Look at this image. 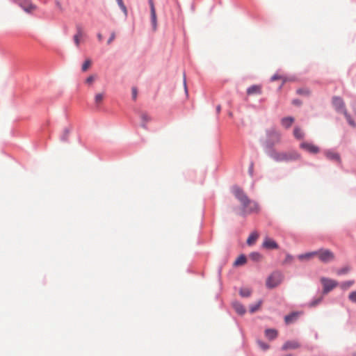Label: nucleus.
<instances>
[{
	"label": "nucleus",
	"mask_w": 356,
	"mask_h": 356,
	"mask_svg": "<svg viewBox=\"0 0 356 356\" xmlns=\"http://www.w3.org/2000/svg\"><path fill=\"white\" fill-rule=\"evenodd\" d=\"M349 300L353 302H356V291H353L349 294Z\"/></svg>",
	"instance_id": "nucleus-34"
},
{
	"label": "nucleus",
	"mask_w": 356,
	"mask_h": 356,
	"mask_svg": "<svg viewBox=\"0 0 356 356\" xmlns=\"http://www.w3.org/2000/svg\"><path fill=\"white\" fill-rule=\"evenodd\" d=\"M258 344H259V347H260L261 349H263V350H267V349L269 348V346H268V344H266V343H264V342L260 341H258Z\"/></svg>",
	"instance_id": "nucleus-36"
},
{
	"label": "nucleus",
	"mask_w": 356,
	"mask_h": 356,
	"mask_svg": "<svg viewBox=\"0 0 356 356\" xmlns=\"http://www.w3.org/2000/svg\"><path fill=\"white\" fill-rule=\"evenodd\" d=\"M350 270V268L346 266L337 271L338 275L346 274Z\"/></svg>",
	"instance_id": "nucleus-33"
},
{
	"label": "nucleus",
	"mask_w": 356,
	"mask_h": 356,
	"mask_svg": "<svg viewBox=\"0 0 356 356\" xmlns=\"http://www.w3.org/2000/svg\"><path fill=\"white\" fill-rule=\"evenodd\" d=\"M184 85L185 92L187 94L188 93V90H187L186 82V79H185L184 80Z\"/></svg>",
	"instance_id": "nucleus-44"
},
{
	"label": "nucleus",
	"mask_w": 356,
	"mask_h": 356,
	"mask_svg": "<svg viewBox=\"0 0 356 356\" xmlns=\"http://www.w3.org/2000/svg\"><path fill=\"white\" fill-rule=\"evenodd\" d=\"M246 257L244 255L239 256L234 261V266H241L246 263Z\"/></svg>",
	"instance_id": "nucleus-24"
},
{
	"label": "nucleus",
	"mask_w": 356,
	"mask_h": 356,
	"mask_svg": "<svg viewBox=\"0 0 356 356\" xmlns=\"http://www.w3.org/2000/svg\"><path fill=\"white\" fill-rule=\"evenodd\" d=\"M314 256H316V251L300 254V255H298V258L300 261H302L305 259L309 260V259H312Z\"/></svg>",
	"instance_id": "nucleus-21"
},
{
	"label": "nucleus",
	"mask_w": 356,
	"mask_h": 356,
	"mask_svg": "<svg viewBox=\"0 0 356 356\" xmlns=\"http://www.w3.org/2000/svg\"><path fill=\"white\" fill-rule=\"evenodd\" d=\"M324 154L327 159L334 161L339 164L341 163V159L339 153L332 150H326Z\"/></svg>",
	"instance_id": "nucleus-9"
},
{
	"label": "nucleus",
	"mask_w": 356,
	"mask_h": 356,
	"mask_svg": "<svg viewBox=\"0 0 356 356\" xmlns=\"http://www.w3.org/2000/svg\"><path fill=\"white\" fill-rule=\"evenodd\" d=\"M140 118L141 120V127L144 129H147V123L151 121L150 115L146 112H140Z\"/></svg>",
	"instance_id": "nucleus-15"
},
{
	"label": "nucleus",
	"mask_w": 356,
	"mask_h": 356,
	"mask_svg": "<svg viewBox=\"0 0 356 356\" xmlns=\"http://www.w3.org/2000/svg\"><path fill=\"white\" fill-rule=\"evenodd\" d=\"M250 258L255 261H259L261 259V255L258 252H252L250 254Z\"/></svg>",
	"instance_id": "nucleus-29"
},
{
	"label": "nucleus",
	"mask_w": 356,
	"mask_h": 356,
	"mask_svg": "<svg viewBox=\"0 0 356 356\" xmlns=\"http://www.w3.org/2000/svg\"><path fill=\"white\" fill-rule=\"evenodd\" d=\"M83 36V31L81 26H76V33L74 35V41L76 47L80 44V40Z\"/></svg>",
	"instance_id": "nucleus-16"
},
{
	"label": "nucleus",
	"mask_w": 356,
	"mask_h": 356,
	"mask_svg": "<svg viewBox=\"0 0 356 356\" xmlns=\"http://www.w3.org/2000/svg\"><path fill=\"white\" fill-rule=\"evenodd\" d=\"M137 97V89L136 88H132V98L135 100Z\"/></svg>",
	"instance_id": "nucleus-40"
},
{
	"label": "nucleus",
	"mask_w": 356,
	"mask_h": 356,
	"mask_svg": "<svg viewBox=\"0 0 356 356\" xmlns=\"http://www.w3.org/2000/svg\"><path fill=\"white\" fill-rule=\"evenodd\" d=\"M150 6V14H151V22L153 27V30L156 31L157 27V19L156 15V10L152 0H149Z\"/></svg>",
	"instance_id": "nucleus-10"
},
{
	"label": "nucleus",
	"mask_w": 356,
	"mask_h": 356,
	"mask_svg": "<svg viewBox=\"0 0 356 356\" xmlns=\"http://www.w3.org/2000/svg\"><path fill=\"white\" fill-rule=\"evenodd\" d=\"M294 122V118L292 117H286L282 119L281 124L286 129L289 128L293 122Z\"/></svg>",
	"instance_id": "nucleus-17"
},
{
	"label": "nucleus",
	"mask_w": 356,
	"mask_h": 356,
	"mask_svg": "<svg viewBox=\"0 0 356 356\" xmlns=\"http://www.w3.org/2000/svg\"><path fill=\"white\" fill-rule=\"evenodd\" d=\"M283 79V78L281 76H280L278 74H275L271 77V81H276L278 79Z\"/></svg>",
	"instance_id": "nucleus-41"
},
{
	"label": "nucleus",
	"mask_w": 356,
	"mask_h": 356,
	"mask_svg": "<svg viewBox=\"0 0 356 356\" xmlns=\"http://www.w3.org/2000/svg\"><path fill=\"white\" fill-rule=\"evenodd\" d=\"M261 305V301L259 300L257 304H255L254 305L250 306V309H250V313H254L256 311H257L260 308Z\"/></svg>",
	"instance_id": "nucleus-30"
},
{
	"label": "nucleus",
	"mask_w": 356,
	"mask_h": 356,
	"mask_svg": "<svg viewBox=\"0 0 356 356\" xmlns=\"http://www.w3.org/2000/svg\"><path fill=\"white\" fill-rule=\"evenodd\" d=\"M118 5L122 8V10L124 11V13H127V8L125 6L123 3L122 0H117Z\"/></svg>",
	"instance_id": "nucleus-37"
},
{
	"label": "nucleus",
	"mask_w": 356,
	"mask_h": 356,
	"mask_svg": "<svg viewBox=\"0 0 356 356\" xmlns=\"http://www.w3.org/2000/svg\"><path fill=\"white\" fill-rule=\"evenodd\" d=\"M321 282L323 285V293L324 294L328 293L339 285V283L336 280L327 277H321Z\"/></svg>",
	"instance_id": "nucleus-5"
},
{
	"label": "nucleus",
	"mask_w": 356,
	"mask_h": 356,
	"mask_svg": "<svg viewBox=\"0 0 356 356\" xmlns=\"http://www.w3.org/2000/svg\"><path fill=\"white\" fill-rule=\"evenodd\" d=\"M263 247L266 249H277L278 245L277 243L273 241V239L270 238H265L264 243H263Z\"/></svg>",
	"instance_id": "nucleus-13"
},
{
	"label": "nucleus",
	"mask_w": 356,
	"mask_h": 356,
	"mask_svg": "<svg viewBox=\"0 0 356 356\" xmlns=\"http://www.w3.org/2000/svg\"><path fill=\"white\" fill-rule=\"evenodd\" d=\"M97 36L99 41L101 42L103 39V36H102V33H97Z\"/></svg>",
	"instance_id": "nucleus-43"
},
{
	"label": "nucleus",
	"mask_w": 356,
	"mask_h": 356,
	"mask_svg": "<svg viewBox=\"0 0 356 356\" xmlns=\"http://www.w3.org/2000/svg\"><path fill=\"white\" fill-rule=\"evenodd\" d=\"M300 347V343L297 341H288L282 346V350L297 349Z\"/></svg>",
	"instance_id": "nucleus-14"
},
{
	"label": "nucleus",
	"mask_w": 356,
	"mask_h": 356,
	"mask_svg": "<svg viewBox=\"0 0 356 356\" xmlns=\"http://www.w3.org/2000/svg\"><path fill=\"white\" fill-rule=\"evenodd\" d=\"M346 118V120H348V123L353 126V127H355V122L353 121V120L351 119L350 116L347 113V112H344L343 113Z\"/></svg>",
	"instance_id": "nucleus-32"
},
{
	"label": "nucleus",
	"mask_w": 356,
	"mask_h": 356,
	"mask_svg": "<svg viewBox=\"0 0 356 356\" xmlns=\"http://www.w3.org/2000/svg\"><path fill=\"white\" fill-rule=\"evenodd\" d=\"M220 106H218L217 107V111H218V112H220Z\"/></svg>",
	"instance_id": "nucleus-47"
},
{
	"label": "nucleus",
	"mask_w": 356,
	"mask_h": 356,
	"mask_svg": "<svg viewBox=\"0 0 356 356\" xmlns=\"http://www.w3.org/2000/svg\"><path fill=\"white\" fill-rule=\"evenodd\" d=\"M268 144L269 146H273L280 142L281 134L275 129H270L267 131Z\"/></svg>",
	"instance_id": "nucleus-6"
},
{
	"label": "nucleus",
	"mask_w": 356,
	"mask_h": 356,
	"mask_svg": "<svg viewBox=\"0 0 356 356\" xmlns=\"http://www.w3.org/2000/svg\"><path fill=\"white\" fill-rule=\"evenodd\" d=\"M19 6L27 13H31L35 9V6H33L30 0H16Z\"/></svg>",
	"instance_id": "nucleus-11"
},
{
	"label": "nucleus",
	"mask_w": 356,
	"mask_h": 356,
	"mask_svg": "<svg viewBox=\"0 0 356 356\" xmlns=\"http://www.w3.org/2000/svg\"><path fill=\"white\" fill-rule=\"evenodd\" d=\"M297 92L300 95H308L309 92L307 90L299 89L297 90Z\"/></svg>",
	"instance_id": "nucleus-39"
},
{
	"label": "nucleus",
	"mask_w": 356,
	"mask_h": 356,
	"mask_svg": "<svg viewBox=\"0 0 356 356\" xmlns=\"http://www.w3.org/2000/svg\"><path fill=\"white\" fill-rule=\"evenodd\" d=\"M353 284H354V281H353V280L344 282H342L341 284H340V287L342 289L346 290V289L350 288V286H352Z\"/></svg>",
	"instance_id": "nucleus-27"
},
{
	"label": "nucleus",
	"mask_w": 356,
	"mask_h": 356,
	"mask_svg": "<svg viewBox=\"0 0 356 356\" xmlns=\"http://www.w3.org/2000/svg\"><path fill=\"white\" fill-rule=\"evenodd\" d=\"M293 104H295V105H300V102L299 100L295 99V100L293 101Z\"/></svg>",
	"instance_id": "nucleus-45"
},
{
	"label": "nucleus",
	"mask_w": 356,
	"mask_h": 356,
	"mask_svg": "<svg viewBox=\"0 0 356 356\" xmlns=\"http://www.w3.org/2000/svg\"><path fill=\"white\" fill-rule=\"evenodd\" d=\"M270 156L277 162H289L298 161L301 159L300 154L296 151L273 152Z\"/></svg>",
	"instance_id": "nucleus-2"
},
{
	"label": "nucleus",
	"mask_w": 356,
	"mask_h": 356,
	"mask_svg": "<svg viewBox=\"0 0 356 356\" xmlns=\"http://www.w3.org/2000/svg\"><path fill=\"white\" fill-rule=\"evenodd\" d=\"M92 65V60L90 58L86 59L82 65L81 70L83 72L87 71Z\"/></svg>",
	"instance_id": "nucleus-25"
},
{
	"label": "nucleus",
	"mask_w": 356,
	"mask_h": 356,
	"mask_svg": "<svg viewBox=\"0 0 356 356\" xmlns=\"http://www.w3.org/2000/svg\"><path fill=\"white\" fill-rule=\"evenodd\" d=\"M265 335L268 339H269L270 340H272L277 337V330H273V329H267L265 331Z\"/></svg>",
	"instance_id": "nucleus-20"
},
{
	"label": "nucleus",
	"mask_w": 356,
	"mask_h": 356,
	"mask_svg": "<svg viewBox=\"0 0 356 356\" xmlns=\"http://www.w3.org/2000/svg\"><path fill=\"white\" fill-rule=\"evenodd\" d=\"M252 291L248 288L241 289L239 293L242 297H248L251 295Z\"/></svg>",
	"instance_id": "nucleus-26"
},
{
	"label": "nucleus",
	"mask_w": 356,
	"mask_h": 356,
	"mask_svg": "<svg viewBox=\"0 0 356 356\" xmlns=\"http://www.w3.org/2000/svg\"><path fill=\"white\" fill-rule=\"evenodd\" d=\"M316 256H317L318 259L323 263L331 262L335 258L334 254L328 249H321L316 251Z\"/></svg>",
	"instance_id": "nucleus-4"
},
{
	"label": "nucleus",
	"mask_w": 356,
	"mask_h": 356,
	"mask_svg": "<svg viewBox=\"0 0 356 356\" xmlns=\"http://www.w3.org/2000/svg\"><path fill=\"white\" fill-rule=\"evenodd\" d=\"M323 300V296H321L318 298H316L314 299V300H312L309 304V306L312 307H315L317 305H318Z\"/></svg>",
	"instance_id": "nucleus-31"
},
{
	"label": "nucleus",
	"mask_w": 356,
	"mask_h": 356,
	"mask_svg": "<svg viewBox=\"0 0 356 356\" xmlns=\"http://www.w3.org/2000/svg\"><path fill=\"white\" fill-rule=\"evenodd\" d=\"M96 79V76L95 75H90V76H88L86 80V83H89V84H92L93 83V81L95 80Z\"/></svg>",
	"instance_id": "nucleus-35"
},
{
	"label": "nucleus",
	"mask_w": 356,
	"mask_h": 356,
	"mask_svg": "<svg viewBox=\"0 0 356 356\" xmlns=\"http://www.w3.org/2000/svg\"><path fill=\"white\" fill-rule=\"evenodd\" d=\"M300 147L311 154H315L319 152V148L312 143L304 142L300 145Z\"/></svg>",
	"instance_id": "nucleus-8"
},
{
	"label": "nucleus",
	"mask_w": 356,
	"mask_h": 356,
	"mask_svg": "<svg viewBox=\"0 0 356 356\" xmlns=\"http://www.w3.org/2000/svg\"><path fill=\"white\" fill-rule=\"evenodd\" d=\"M332 104L337 111L341 112L343 113H344V112H346L344 102L341 97H334L332 99Z\"/></svg>",
	"instance_id": "nucleus-7"
},
{
	"label": "nucleus",
	"mask_w": 356,
	"mask_h": 356,
	"mask_svg": "<svg viewBox=\"0 0 356 356\" xmlns=\"http://www.w3.org/2000/svg\"><path fill=\"white\" fill-rule=\"evenodd\" d=\"M233 307L235 309V311L241 315H243L245 313V307L239 302H233Z\"/></svg>",
	"instance_id": "nucleus-18"
},
{
	"label": "nucleus",
	"mask_w": 356,
	"mask_h": 356,
	"mask_svg": "<svg viewBox=\"0 0 356 356\" xmlns=\"http://www.w3.org/2000/svg\"><path fill=\"white\" fill-rule=\"evenodd\" d=\"M283 280V275L280 272H273L266 280V286L273 289L278 286Z\"/></svg>",
	"instance_id": "nucleus-3"
},
{
	"label": "nucleus",
	"mask_w": 356,
	"mask_h": 356,
	"mask_svg": "<svg viewBox=\"0 0 356 356\" xmlns=\"http://www.w3.org/2000/svg\"><path fill=\"white\" fill-rule=\"evenodd\" d=\"M67 136H68V131L66 130L65 131V134H64L63 136L62 137V140H65V141L67 140Z\"/></svg>",
	"instance_id": "nucleus-42"
},
{
	"label": "nucleus",
	"mask_w": 356,
	"mask_h": 356,
	"mask_svg": "<svg viewBox=\"0 0 356 356\" xmlns=\"http://www.w3.org/2000/svg\"><path fill=\"white\" fill-rule=\"evenodd\" d=\"M104 93H97L95 96V102L97 104H99L102 102L104 99Z\"/></svg>",
	"instance_id": "nucleus-28"
},
{
	"label": "nucleus",
	"mask_w": 356,
	"mask_h": 356,
	"mask_svg": "<svg viewBox=\"0 0 356 356\" xmlns=\"http://www.w3.org/2000/svg\"><path fill=\"white\" fill-rule=\"evenodd\" d=\"M259 237V234L257 232H252L247 239V243L249 245H253Z\"/></svg>",
	"instance_id": "nucleus-22"
},
{
	"label": "nucleus",
	"mask_w": 356,
	"mask_h": 356,
	"mask_svg": "<svg viewBox=\"0 0 356 356\" xmlns=\"http://www.w3.org/2000/svg\"><path fill=\"white\" fill-rule=\"evenodd\" d=\"M232 192L241 204V215L245 216L247 214L259 212V204L256 202L250 200L240 187L236 186H234L232 188Z\"/></svg>",
	"instance_id": "nucleus-1"
},
{
	"label": "nucleus",
	"mask_w": 356,
	"mask_h": 356,
	"mask_svg": "<svg viewBox=\"0 0 356 356\" xmlns=\"http://www.w3.org/2000/svg\"><path fill=\"white\" fill-rule=\"evenodd\" d=\"M293 135L298 139H302L304 137V133L299 127H295Z\"/></svg>",
	"instance_id": "nucleus-23"
},
{
	"label": "nucleus",
	"mask_w": 356,
	"mask_h": 356,
	"mask_svg": "<svg viewBox=\"0 0 356 356\" xmlns=\"http://www.w3.org/2000/svg\"><path fill=\"white\" fill-rule=\"evenodd\" d=\"M115 33L114 32L111 33V36L107 41V44H110L115 40Z\"/></svg>",
	"instance_id": "nucleus-38"
},
{
	"label": "nucleus",
	"mask_w": 356,
	"mask_h": 356,
	"mask_svg": "<svg viewBox=\"0 0 356 356\" xmlns=\"http://www.w3.org/2000/svg\"><path fill=\"white\" fill-rule=\"evenodd\" d=\"M262 87L261 85H253L247 89L248 95H261Z\"/></svg>",
	"instance_id": "nucleus-12"
},
{
	"label": "nucleus",
	"mask_w": 356,
	"mask_h": 356,
	"mask_svg": "<svg viewBox=\"0 0 356 356\" xmlns=\"http://www.w3.org/2000/svg\"><path fill=\"white\" fill-rule=\"evenodd\" d=\"M292 259V257L290 255H288L286 259V261H291Z\"/></svg>",
	"instance_id": "nucleus-46"
},
{
	"label": "nucleus",
	"mask_w": 356,
	"mask_h": 356,
	"mask_svg": "<svg viewBox=\"0 0 356 356\" xmlns=\"http://www.w3.org/2000/svg\"><path fill=\"white\" fill-rule=\"evenodd\" d=\"M299 313L298 312H293L289 315L286 316L284 318L286 323L289 324L294 322L297 319Z\"/></svg>",
	"instance_id": "nucleus-19"
}]
</instances>
